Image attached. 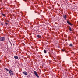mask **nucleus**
Returning <instances> with one entry per match:
<instances>
[{"label":"nucleus","mask_w":78,"mask_h":78,"mask_svg":"<svg viewBox=\"0 0 78 78\" xmlns=\"http://www.w3.org/2000/svg\"><path fill=\"white\" fill-rule=\"evenodd\" d=\"M5 41V37H0V41L3 42Z\"/></svg>","instance_id":"1"},{"label":"nucleus","mask_w":78,"mask_h":78,"mask_svg":"<svg viewBox=\"0 0 78 78\" xmlns=\"http://www.w3.org/2000/svg\"><path fill=\"white\" fill-rule=\"evenodd\" d=\"M34 74H35V76L37 77V78H39V76H38V74H37V72H36V71H34Z\"/></svg>","instance_id":"2"},{"label":"nucleus","mask_w":78,"mask_h":78,"mask_svg":"<svg viewBox=\"0 0 78 78\" xmlns=\"http://www.w3.org/2000/svg\"><path fill=\"white\" fill-rule=\"evenodd\" d=\"M9 73L10 75H13V73H12V71H11V70L9 71Z\"/></svg>","instance_id":"3"},{"label":"nucleus","mask_w":78,"mask_h":78,"mask_svg":"<svg viewBox=\"0 0 78 78\" xmlns=\"http://www.w3.org/2000/svg\"><path fill=\"white\" fill-rule=\"evenodd\" d=\"M23 73L24 75H27V74H28V73L26 71L23 72Z\"/></svg>","instance_id":"4"},{"label":"nucleus","mask_w":78,"mask_h":78,"mask_svg":"<svg viewBox=\"0 0 78 78\" xmlns=\"http://www.w3.org/2000/svg\"><path fill=\"white\" fill-rule=\"evenodd\" d=\"M67 23H68V24H69V25H71V26L72 25V24L70 23L69 22V21H67Z\"/></svg>","instance_id":"5"},{"label":"nucleus","mask_w":78,"mask_h":78,"mask_svg":"<svg viewBox=\"0 0 78 78\" xmlns=\"http://www.w3.org/2000/svg\"><path fill=\"white\" fill-rule=\"evenodd\" d=\"M63 18H64L65 20H66V18H67V16H66V15H65L63 16Z\"/></svg>","instance_id":"6"},{"label":"nucleus","mask_w":78,"mask_h":78,"mask_svg":"<svg viewBox=\"0 0 78 78\" xmlns=\"http://www.w3.org/2000/svg\"><path fill=\"white\" fill-rule=\"evenodd\" d=\"M14 58L16 59H17L19 58L18 57V56H14Z\"/></svg>","instance_id":"7"},{"label":"nucleus","mask_w":78,"mask_h":78,"mask_svg":"<svg viewBox=\"0 0 78 78\" xmlns=\"http://www.w3.org/2000/svg\"><path fill=\"white\" fill-rule=\"evenodd\" d=\"M69 31H72V28H71V27H70L69 28Z\"/></svg>","instance_id":"8"},{"label":"nucleus","mask_w":78,"mask_h":78,"mask_svg":"<svg viewBox=\"0 0 78 78\" xmlns=\"http://www.w3.org/2000/svg\"><path fill=\"white\" fill-rule=\"evenodd\" d=\"M37 37L38 38H41V35H38Z\"/></svg>","instance_id":"9"},{"label":"nucleus","mask_w":78,"mask_h":78,"mask_svg":"<svg viewBox=\"0 0 78 78\" xmlns=\"http://www.w3.org/2000/svg\"><path fill=\"white\" fill-rule=\"evenodd\" d=\"M44 53H46L47 52L46 51V50H44Z\"/></svg>","instance_id":"10"},{"label":"nucleus","mask_w":78,"mask_h":78,"mask_svg":"<svg viewBox=\"0 0 78 78\" xmlns=\"http://www.w3.org/2000/svg\"><path fill=\"white\" fill-rule=\"evenodd\" d=\"M2 14L4 17H5V15L4 14L2 13Z\"/></svg>","instance_id":"11"},{"label":"nucleus","mask_w":78,"mask_h":78,"mask_svg":"<svg viewBox=\"0 0 78 78\" xmlns=\"http://www.w3.org/2000/svg\"><path fill=\"white\" fill-rule=\"evenodd\" d=\"M73 45H72V44H70V45H69V46L70 47H72Z\"/></svg>","instance_id":"12"},{"label":"nucleus","mask_w":78,"mask_h":78,"mask_svg":"<svg viewBox=\"0 0 78 78\" xmlns=\"http://www.w3.org/2000/svg\"><path fill=\"white\" fill-rule=\"evenodd\" d=\"M5 70H6L8 72L9 71V70L7 68H5Z\"/></svg>","instance_id":"13"},{"label":"nucleus","mask_w":78,"mask_h":78,"mask_svg":"<svg viewBox=\"0 0 78 78\" xmlns=\"http://www.w3.org/2000/svg\"><path fill=\"white\" fill-rule=\"evenodd\" d=\"M62 51H65V50L64 49H62Z\"/></svg>","instance_id":"14"},{"label":"nucleus","mask_w":78,"mask_h":78,"mask_svg":"<svg viewBox=\"0 0 78 78\" xmlns=\"http://www.w3.org/2000/svg\"><path fill=\"white\" fill-rule=\"evenodd\" d=\"M5 25H8V23H5Z\"/></svg>","instance_id":"15"},{"label":"nucleus","mask_w":78,"mask_h":78,"mask_svg":"<svg viewBox=\"0 0 78 78\" xmlns=\"http://www.w3.org/2000/svg\"><path fill=\"white\" fill-rule=\"evenodd\" d=\"M7 22H9V21L8 20H7Z\"/></svg>","instance_id":"16"},{"label":"nucleus","mask_w":78,"mask_h":78,"mask_svg":"<svg viewBox=\"0 0 78 78\" xmlns=\"http://www.w3.org/2000/svg\"><path fill=\"white\" fill-rule=\"evenodd\" d=\"M23 1H25V2H26L27 1V0H23Z\"/></svg>","instance_id":"17"},{"label":"nucleus","mask_w":78,"mask_h":78,"mask_svg":"<svg viewBox=\"0 0 78 78\" xmlns=\"http://www.w3.org/2000/svg\"><path fill=\"white\" fill-rule=\"evenodd\" d=\"M23 45H24V43H23Z\"/></svg>","instance_id":"18"},{"label":"nucleus","mask_w":78,"mask_h":78,"mask_svg":"<svg viewBox=\"0 0 78 78\" xmlns=\"http://www.w3.org/2000/svg\"><path fill=\"white\" fill-rule=\"evenodd\" d=\"M2 25H3V24H2Z\"/></svg>","instance_id":"19"}]
</instances>
